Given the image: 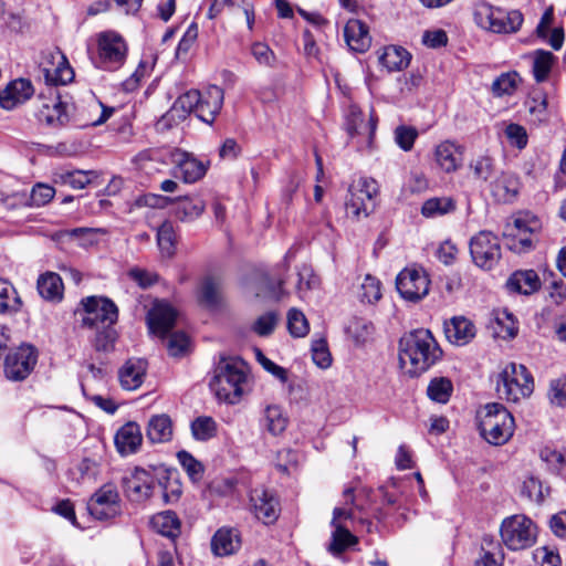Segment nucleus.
Instances as JSON below:
<instances>
[{
	"instance_id": "nucleus-14",
	"label": "nucleus",
	"mask_w": 566,
	"mask_h": 566,
	"mask_svg": "<svg viewBox=\"0 0 566 566\" xmlns=\"http://www.w3.org/2000/svg\"><path fill=\"white\" fill-rule=\"evenodd\" d=\"M41 70L44 80L51 85H65L74 78V71L66 56L59 50L43 55Z\"/></svg>"
},
{
	"instance_id": "nucleus-42",
	"label": "nucleus",
	"mask_w": 566,
	"mask_h": 566,
	"mask_svg": "<svg viewBox=\"0 0 566 566\" xmlns=\"http://www.w3.org/2000/svg\"><path fill=\"white\" fill-rule=\"evenodd\" d=\"M61 272L62 274L51 271L44 272L39 275L36 283H63L64 280L78 283L83 280V274L74 268L63 265Z\"/></svg>"
},
{
	"instance_id": "nucleus-1",
	"label": "nucleus",
	"mask_w": 566,
	"mask_h": 566,
	"mask_svg": "<svg viewBox=\"0 0 566 566\" xmlns=\"http://www.w3.org/2000/svg\"><path fill=\"white\" fill-rule=\"evenodd\" d=\"M442 349L429 329H415L399 340V364L410 376H418L442 358Z\"/></svg>"
},
{
	"instance_id": "nucleus-60",
	"label": "nucleus",
	"mask_w": 566,
	"mask_h": 566,
	"mask_svg": "<svg viewBox=\"0 0 566 566\" xmlns=\"http://www.w3.org/2000/svg\"><path fill=\"white\" fill-rule=\"evenodd\" d=\"M88 171L75 170L61 175L62 182L73 189H83L91 182Z\"/></svg>"
},
{
	"instance_id": "nucleus-52",
	"label": "nucleus",
	"mask_w": 566,
	"mask_h": 566,
	"mask_svg": "<svg viewBox=\"0 0 566 566\" xmlns=\"http://www.w3.org/2000/svg\"><path fill=\"white\" fill-rule=\"evenodd\" d=\"M419 280H426L430 283L431 280L428 276L427 271L419 264L413 263L401 270L397 276L395 283L417 282Z\"/></svg>"
},
{
	"instance_id": "nucleus-63",
	"label": "nucleus",
	"mask_w": 566,
	"mask_h": 566,
	"mask_svg": "<svg viewBox=\"0 0 566 566\" xmlns=\"http://www.w3.org/2000/svg\"><path fill=\"white\" fill-rule=\"evenodd\" d=\"M258 360L268 373L272 374L281 382L287 381V370L285 368L276 365L274 361L264 356L261 352H258Z\"/></svg>"
},
{
	"instance_id": "nucleus-13",
	"label": "nucleus",
	"mask_w": 566,
	"mask_h": 566,
	"mask_svg": "<svg viewBox=\"0 0 566 566\" xmlns=\"http://www.w3.org/2000/svg\"><path fill=\"white\" fill-rule=\"evenodd\" d=\"M36 360L38 354L33 346H20L7 355L4 360V374L10 380H23L31 374Z\"/></svg>"
},
{
	"instance_id": "nucleus-64",
	"label": "nucleus",
	"mask_w": 566,
	"mask_h": 566,
	"mask_svg": "<svg viewBox=\"0 0 566 566\" xmlns=\"http://www.w3.org/2000/svg\"><path fill=\"white\" fill-rule=\"evenodd\" d=\"M422 42L428 48L438 49L447 44L448 35L441 29L426 31L422 35Z\"/></svg>"
},
{
	"instance_id": "nucleus-57",
	"label": "nucleus",
	"mask_w": 566,
	"mask_h": 566,
	"mask_svg": "<svg viewBox=\"0 0 566 566\" xmlns=\"http://www.w3.org/2000/svg\"><path fill=\"white\" fill-rule=\"evenodd\" d=\"M198 301L202 306L217 308L221 302V295L218 285H203L198 293Z\"/></svg>"
},
{
	"instance_id": "nucleus-41",
	"label": "nucleus",
	"mask_w": 566,
	"mask_h": 566,
	"mask_svg": "<svg viewBox=\"0 0 566 566\" xmlns=\"http://www.w3.org/2000/svg\"><path fill=\"white\" fill-rule=\"evenodd\" d=\"M521 77L517 72H507L501 74L492 83V92L495 96L512 95L516 88Z\"/></svg>"
},
{
	"instance_id": "nucleus-12",
	"label": "nucleus",
	"mask_w": 566,
	"mask_h": 566,
	"mask_svg": "<svg viewBox=\"0 0 566 566\" xmlns=\"http://www.w3.org/2000/svg\"><path fill=\"white\" fill-rule=\"evenodd\" d=\"M90 514L98 521L115 518L122 512L120 497L113 484H104L87 503Z\"/></svg>"
},
{
	"instance_id": "nucleus-37",
	"label": "nucleus",
	"mask_w": 566,
	"mask_h": 566,
	"mask_svg": "<svg viewBox=\"0 0 566 566\" xmlns=\"http://www.w3.org/2000/svg\"><path fill=\"white\" fill-rule=\"evenodd\" d=\"M289 419L277 405L268 406L264 410V426L273 434H281L287 427Z\"/></svg>"
},
{
	"instance_id": "nucleus-18",
	"label": "nucleus",
	"mask_w": 566,
	"mask_h": 566,
	"mask_svg": "<svg viewBox=\"0 0 566 566\" xmlns=\"http://www.w3.org/2000/svg\"><path fill=\"white\" fill-rule=\"evenodd\" d=\"M250 503L254 516L264 524H272L277 520L280 505L271 491L262 488L252 490Z\"/></svg>"
},
{
	"instance_id": "nucleus-47",
	"label": "nucleus",
	"mask_w": 566,
	"mask_h": 566,
	"mask_svg": "<svg viewBox=\"0 0 566 566\" xmlns=\"http://www.w3.org/2000/svg\"><path fill=\"white\" fill-rule=\"evenodd\" d=\"M21 298L13 285H0V313L19 311Z\"/></svg>"
},
{
	"instance_id": "nucleus-22",
	"label": "nucleus",
	"mask_w": 566,
	"mask_h": 566,
	"mask_svg": "<svg viewBox=\"0 0 566 566\" xmlns=\"http://www.w3.org/2000/svg\"><path fill=\"white\" fill-rule=\"evenodd\" d=\"M444 334L451 344L463 346L475 337L476 328L467 317L454 316L444 323Z\"/></svg>"
},
{
	"instance_id": "nucleus-61",
	"label": "nucleus",
	"mask_w": 566,
	"mask_h": 566,
	"mask_svg": "<svg viewBox=\"0 0 566 566\" xmlns=\"http://www.w3.org/2000/svg\"><path fill=\"white\" fill-rule=\"evenodd\" d=\"M505 135L510 143L518 149L526 147L528 139L526 129L523 126L512 123L506 126Z\"/></svg>"
},
{
	"instance_id": "nucleus-17",
	"label": "nucleus",
	"mask_w": 566,
	"mask_h": 566,
	"mask_svg": "<svg viewBox=\"0 0 566 566\" xmlns=\"http://www.w3.org/2000/svg\"><path fill=\"white\" fill-rule=\"evenodd\" d=\"M156 479L150 471L136 468L129 475L123 478V489L126 496L134 502H143L153 495Z\"/></svg>"
},
{
	"instance_id": "nucleus-11",
	"label": "nucleus",
	"mask_w": 566,
	"mask_h": 566,
	"mask_svg": "<svg viewBox=\"0 0 566 566\" xmlns=\"http://www.w3.org/2000/svg\"><path fill=\"white\" fill-rule=\"evenodd\" d=\"M470 253L476 266L492 270L502 256L500 240L491 231H480L470 240Z\"/></svg>"
},
{
	"instance_id": "nucleus-56",
	"label": "nucleus",
	"mask_w": 566,
	"mask_h": 566,
	"mask_svg": "<svg viewBox=\"0 0 566 566\" xmlns=\"http://www.w3.org/2000/svg\"><path fill=\"white\" fill-rule=\"evenodd\" d=\"M400 296L407 302L417 303L428 295V285H395Z\"/></svg>"
},
{
	"instance_id": "nucleus-38",
	"label": "nucleus",
	"mask_w": 566,
	"mask_h": 566,
	"mask_svg": "<svg viewBox=\"0 0 566 566\" xmlns=\"http://www.w3.org/2000/svg\"><path fill=\"white\" fill-rule=\"evenodd\" d=\"M455 210V202L450 197H434L426 200L421 213L427 218H434Z\"/></svg>"
},
{
	"instance_id": "nucleus-9",
	"label": "nucleus",
	"mask_w": 566,
	"mask_h": 566,
	"mask_svg": "<svg viewBox=\"0 0 566 566\" xmlns=\"http://www.w3.org/2000/svg\"><path fill=\"white\" fill-rule=\"evenodd\" d=\"M542 229L541 220L530 211L516 213L512 222H507L504 235L512 238L510 249L515 252H526L533 248L532 235Z\"/></svg>"
},
{
	"instance_id": "nucleus-3",
	"label": "nucleus",
	"mask_w": 566,
	"mask_h": 566,
	"mask_svg": "<svg viewBox=\"0 0 566 566\" xmlns=\"http://www.w3.org/2000/svg\"><path fill=\"white\" fill-rule=\"evenodd\" d=\"M479 430L481 436L493 446H503L513 436L514 418L499 402L486 403L478 411Z\"/></svg>"
},
{
	"instance_id": "nucleus-7",
	"label": "nucleus",
	"mask_w": 566,
	"mask_h": 566,
	"mask_svg": "<svg viewBox=\"0 0 566 566\" xmlns=\"http://www.w3.org/2000/svg\"><path fill=\"white\" fill-rule=\"evenodd\" d=\"M500 534L505 546L512 551L526 549L536 542V526L531 518L523 514L504 518Z\"/></svg>"
},
{
	"instance_id": "nucleus-5",
	"label": "nucleus",
	"mask_w": 566,
	"mask_h": 566,
	"mask_svg": "<svg viewBox=\"0 0 566 566\" xmlns=\"http://www.w3.org/2000/svg\"><path fill=\"white\" fill-rule=\"evenodd\" d=\"M126 56L127 45L119 33L104 31L97 35V54L92 56V62L96 67L116 71L123 66Z\"/></svg>"
},
{
	"instance_id": "nucleus-49",
	"label": "nucleus",
	"mask_w": 566,
	"mask_h": 566,
	"mask_svg": "<svg viewBox=\"0 0 566 566\" xmlns=\"http://www.w3.org/2000/svg\"><path fill=\"white\" fill-rule=\"evenodd\" d=\"M178 461L192 481L201 480L203 465L189 452L182 450L177 453Z\"/></svg>"
},
{
	"instance_id": "nucleus-4",
	"label": "nucleus",
	"mask_w": 566,
	"mask_h": 566,
	"mask_svg": "<svg viewBox=\"0 0 566 566\" xmlns=\"http://www.w3.org/2000/svg\"><path fill=\"white\" fill-rule=\"evenodd\" d=\"M533 390V376L524 365L509 363L497 375L496 392L503 400L518 402L528 398Z\"/></svg>"
},
{
	"instance_id": "nucleus-27",
	"label": "nucleus",
	"mask_w": 566,
	"mask_h": 566,
	"mask_svg": "<svg viewBox=\"0 0 566 566\" xmlns=\"http://www.w3.org/2000/svg\"><path fill=\"white\" fill-rule=\"evenodd\" d=\"M241 545L239 531L230 527L219 528L211 538V551L216 556L234 554Z\"/></svg>"
},
{
	"instance_id": "nucleus-15",
	"label": "nucleus",
	"mask_w": 566,
	"mask_h": 566,
	"mask_svg": "<svg viewBox=\"0 0 566 566\" xmlns=\"http://www.w3.org/2000/svg\"><path fill=\"white\" fill-rule=\"evenodd\" d=\"M198 102H200V91L198 90H190L181 94L172 107L158 119L157 130L169 129L174 124L186 119L189 114H196Z\"/></svg>"
},
{
	"instance_id": "nucleus-36",
	"label": "nucleus",
	"mask_w": 566,
	"mask_h": 566,
	"mask_svg": "<svg viewBox=\"0 0 566 566\" xmlns=\"http://www.w3.org/2000/svg\"><path fill=\"white\" fill-rule=\"evenodd\" d=\"M453 392V384L448 377H434L430 380L427 395L438 403H447Z\"/></svg>"
},
{
	"instance_id": "nucleus-39",
	"label": "nucleus",
	"mask_w": 566,
	"mask_h": 566,
	"mask_svg": "<svg viewBox=\"0 0 566 566\" xmlns=\"http://www.w3.org/2000/svg\"><path fill=\"white\" fill-rule=\"evenodd\" d=\"M334 532L332 534V542L329 544V552L338 555L346 551L350 545L357 543L356 536H354L345 525L333 526Z\"/></svg>"
},
{
	"instance_id": "nucleus-35",
	"label": "nucleus",
	"mask_w": 566,
	"mask_h": 566,
	"mask_svg": "<svg viewBox=\"0 0 566 566\" xmlns=\"http://www.w3.org/2000/svg\"><path fill=\"white\" fill-rule=\"evenodd\" d=\"M555 61V55L549 51L536 50L533 53V75L537 83L547 80Z\"/></svg>"
},
{
	"instance_id": "nucleus-43",
	"label": "nucleus",
	"mask_w": 566,
	"mask_h": 566,
	"mask_svg": "<svg viewBox=\"0 0 566 566\" xmlns=\"http://www.w3.org/2000/svg\"><path fill=\"white\" fill-rule=\"evenodd\" d=\"M287 331L292 337H305L310 332V324L302 311L291 308L286 315Z\"/></svg>"
},
{
	"instance_id": "nucleus-53",
	"label": "nucleus",
	"mask_w": 566,
	"mask_h": 566,
	"mask_svg": "<svg viewBox=\"0 0 566 566\" xmlns=\"http://www.w3.org/2000/svg\"><path fill=\"white\" fill-rule=\"evenodd\" d=\"M417 137L418 132L413 127L398 126L395 129V140L397 145L405 151L411 150Z\"/></svg>"
},
{
	"instance_id": "nucleus-59",
	"label": "nucleus",
	"mask_w": 566,
	"mask_h": 566,
	"mask_svg": "<svg viewBox=\"0 0 566 566\" xmlns=\"http://www.w3.org/2000/svg\"><path fill=\"white\" fill-rule=\"evenodd\" d=\"M189 346V337L184 332L172 333L167 339V349L171 356L182 355Z\"/></svg>"
},
{
	"instance_id": "nucleus-58",
	"label": "nucleus",
	"mask_w": 566,
	"mask_h": 566,
	"mask_svg": "<svg viewBox=\"0 0 566 566\" xmlns=\"http://www.w3.org/2000/svg\"><path fill=\"white\" fill-rule=\"evenodd\" d=\"M548 397L556 406H566V377L553 379L549 385Z\"/></svg>"
},
{
	"instance_id": "nucleus-62",
	"label": "nucleus",
	"mask_w": 566,
	"mask_h": 566,
	"mask_svg": "<svg viewBox=\"0 0 566 566\" xmlns=\"http://www.w3.org/2000/svg\"><path fill=\"white\" fill-rule=\"evenodd\" d=\"M283 285H261V290L255 293V296L265 303L280 302L284 296Z\"/></svg>"
},
{
	"instance_id": "nucleus-20",
	"label": "nucleus",
	"mask_w": 566,
	"mask_h": 566,
	"mask_svg": "<svg viewBox=\"0 0 566 566\" xmlns=\"http://www.w3.org/2000/svg\"><path fill=\"white\" fill-rule=\"evenodd\" d=\"M224 99L223 90L217 85L200 91V102H198L196 116L211 125L220 113Z\"/></svg>"
},
{
	"instance_id": "nucleus-33",
	"label": "nucleus",
	"mask_w": 566,
	"mask_h": 566,
	"mask_svg": "<svg viewBox=\"0 0 566 566\" xmlns=\"http://www.w3.org/2000/svg\"><path fill=\"white\" fill-rule=\"evenodd\" d=\"M150 524L157 533L167 537L172 538L180 533V521L172 511H165L154 515Z\"/></svg>"
},
{
	"instance_id": "nucleus-6",
	"label": "nucleus",
	"mask_w": 566,
	"mask_h": 566,
	"mask_svg": "<svg viewBox=\"0 0 566 566\" xmlns=\"http://www.w3.org/2000/svg\"><path fill=\"white\" fill-rule=\"evenodd\" d=\"M379 195V186L373 178L361 177L348 188L345 201L348 217L359 220L361 216L368 217L375 208V198Z\"/></svg>"
},
{
	"instance_id": "nucleus-29",
	"label": "nucleus",
	"mask_w": 566,
	"mask_h": 566,
	"mask_svg": "<svg viewBox=\"0 0 566 566\" xmlns=\"http://www.w3.org/2000/svg\"><path fill=\"white\" fill-rule=\"evenodd\" d=\"M146 436L151 443L168 442L172 438V421L167 415L153 416L147 426Z\"/></svg>"
},
{
	"instance_id": "nucleus-46",
	"label": "nucleus",
	"mask_w": 566,
	"mask_h": 566,
	"mask_svg": "<svg viewBox=\"0 0 566 566\" xmlns=\"http://www.w3.org/2000/svg\"><path fill=\"white\" fill-rule=\"evenodd\" d=\"M157 243L163 254L172 256L175 253L176 235L171 222L165 221L157 231Z\"/></svg>"
},
{
	"instance_id": "nucleus-51",
	"label": "nucleus",
	"mask_w": 566,
	"mask_h": 566,
	"mask_svg": "<svg viewBox=\"0 0 566 566\" xmlns=\"http://www.w3.org/2000/svg\"><path fill=\"white\" fill-rule=\"evenodd\" d=\"M495 321L501 326L500 336L502 338H513L517 334V325L512 313L506 310L495 313Z\"/></svg>"
},
{
	"instance_id": "nucleus-25",
	"label": "nucleus",
	"mask_w": 566,
	"mask_h": 566,
	"mask_svg": "<svg viewBox=\"0 0 566 566\" xmlns=\"http://www.w3.org/2000/svg\"><path fill=\"white\" fill-rule=\"evenodd\" d=\"M344 38L352 51L364 53L371 44L368 27L361 20L350 19L344 28Z\"/></svg>"
},
{
	"instance_id": "nucleus-30",
	"label": "nucleus",
	"mask_w": 566,
	"mask_h": 566,
	"mask_svg": "<svg viewBox=\"0 0 566 566\" xmlns=\"http://www.w3.org/2000/svg\"><path fill=\"white\" fill-rule=\"evenodd\" d=\"M146 365L143 360H128L119 369V381L124 389L135 390L144 381Z\"/></svg>"
},
{
	"instance_id": "nucleus-28",
	"label": "nucleus",
	"mask_w": 566,
	"mask_h": 566,
	"mask_svg": "<svg viewBox=\"0 0 566 566\" xmlns=\"http://www.w3.org/2000/svg\"><path fill=\"white\" fill-rule=\"evenodd\" d=\"M436 161L447 174L457 171L463 159L462 147L449 140L439 144L434 151Z\"/></svg>"
},
{
	"instance_id": "nucleus-45",
	"label": "nucleus",
	"mask_w": 566,
	"mask_h": 566,
	"mask_svg": "<svg viewBox=\"0 0 566 566\" xmlns=\"http://www.w3.org/2000/svg\"><path fill=\"white\" fill-rule=\"evenodd\" d=\"M374 326L371 323L367 322L363 318H353L348 326L346 327V332L348 336L357 344H364L373 334Z\"/></svg>"
},
{
	"instance_id": "nucleus-26",
	"label": "nucleus",
	"mask_w": 566,
	"mask_h": 566,
	"mask_svg": "<svg viewBox=\"0 0 566 566\" xmlns=\"http://www.w3.org/2000/svg\"><path fill=\"white\" fill-rule=\"evenodd\" d=\"M143 434L136 422H127L115 434V446L123 455L135 453L140 447Z\"/></svg>"
},
{
	"instance_id": "nucleus-48",
	"label": "nucleus",
	"mask_w": 566,
	"mask_h": 566,
	"mask_svg": "<svg viewBox=\"0 0 566 566\" xmlns=\"http://www.w3.org/2000/svg\"><path fill=\"white\" fill-rule=\"evenodd\" d=\"M277 323V313L271 311L260 315L253 323L251 329L261 337H268L274 332Z\"/></svg>"
},
{
	"instance_id": "nucleus-32",
	"label": "nucleus",
	"mask_w": 566,
	"mask_h": 566,
	"mask_svg": "<svg viewBox=\"0 0 566 566\" xmlns=\"http://www.w3.org/2000/svg\"><path fill=\"white\" fill-rule=\"evenodd\" d=\"M205 208V201L199 197L178 198L175 216L184 222L193 221L202 214Z\"/></svg>"
},
{
	"instance_id": "nucleus-44",
	"label": "nucleus",
	"mask_w": 566,
	"mask_h": 566,
	"mask_svg": "<svg viewBox=\"0 0 566 566\" xmlns=\"http://www.w3.org/2000/svg\"><path fill=\"white\" fill-rule=\"evenodd\" d=\"M93 331L95 334L91 342L95 350L107 353L114 349L117 339L114 326L95 328Z\"/></svg>"
},
{
	"instance_id": "nucleus-31",
	"label": "nucleus",
	"mask_w": 566,
	"mask_h": 566,
	"mask_svg": "<svg viewBox=\"0 0 566 566\" xmlns=\"http://www.w3.org/2000/svg\"><path fill=\"white\" fill-rule=\"evenodd\" d=\"M410 53L401 48L390 45L385 48L382 54L379 56V62L389 72L401 71L406 69L410 63Z\"/></svg>"
},
{
	"instance_id": "nucleus-23",
	"label": "nucleus",
	"mask_w": 566,
	"mask_h": 566,
	"mask_svg": "<svg viewBox=\"0 0 566 566\" xmlns=\"http://www.w3.org/2000/svg\"><path fill=\"white\" fill-rule=\"evenodd\" d=\"M36 118L51 127H60L69 123L67 104L63 103L59 96L43 102L40 106Z\"/></svg>"
},
{
	"instance_id": "nucleus-2",
	"label": "nucleus",
	"mask_w": 566,
	"mask_h": 566,
	"mask_svg": "<svg viewBox=\"0 0 566 566\" xmlns=\"http://www.w3.org/2000/svg\"><path fill=\"white\" fill-rule=\"evenodd\" d=\"M248 382V365L239 357L221 358L209 382L219 401L235 405L244 394Z\"/></svg>"
},
{
	"instance_id": "nucleus-50",
	"label": "nucleus",
	"mask_w": 566,
	"mask_h": 566,
	"mask_svg": "<svg viewBox=\"0 0 566 566\" xmlns=\"http://www.w3.org/2000/svg\"><path fill=\"white\" fill-rule=\"evenodd\" d=\"M251 54L261 66L274 67L276 64V56L274 52L265 43H253L251 45Z\"/></svg>"
},
{
	"instance_id": "nucleus-16",
	"label": "nucleus",
	"mask_w": 566,
	"mask_h": 566,
	"mask_svg": "<svg viewBox=\"0 0 566 566\" xmlns=\"http://www.w3.org/2000/svg\"><path fill=\"white\" fill-rule=\"evenodd\" d=\"M171 163L174 164L172 176L182 179L186 184H193L200 180L208 169L206 163L199 160L192 154L180 149L171 153Z\"/></svg>"
},
{
	"instance_id": "nucleus-40",
	"label": "nucleus",
	"mask_w": 566,
	"mask_h": 566,
	"mask_svg": "<svg viewBox=\"0 0 566 566\" xmlns=\"http://www.w3.org/2000/svg\"><path fill=\"white\" fill-rule=\"evenodd\" d=\"M191 433L198 441H208L217 434V422L212 417L200 416L191 422Z\"/></svg>"
},
{
	"instance_id": "nucleus-10",
	"label": "nucleus",
	"mask_w": 566,
	"mask_h": 566,
	"mask_svg": "<svg viewBox=\"0 0 566 566\" xmlns=\"http://www.w3.org/2000/svg\"><path fill=\"white\" fill-rule=\"evenodd\" d=\"M85 314L82 327L95 329L114 326L118 318L116 305L108 298L90 296L82 301Z\"/></svg>"
},
{
	"instance_id": "nucleus-19",
	"label": "nucleus",
	"mask_w": 566,
	"mask_h": 566,
	"mask_svg": "<svg viewBox=\"0 0 566 566\" xmlns=\"http://www.w3.org/2000/svg\"><path fill=\"white\" fill-rule=\"evenodd\" d=\"M177 317V311L169 303L157 301L147 315L149 331L159 337H165L174 328Z\"/></svg>"
},
{
	"instance_id": "nucleus-55",
	"label": "nucleus",
	"mask_w": 566,
	"mask_h": 566,
	"mask_svg": "<svg viewBox=\"0 0 566 566\" xmlns=\"http://www.w3.org/2000/svg\"><path fill=\"white\" fill-rule=\"evenodd\" d=\"M313 361L321 368H327L332 364V356L325 339H317L312 345Z\"/></svg>"
},
{
	"instance_id": "nucleus-34",
	"label": "nucleus",
	"mask_w": 566,
	"mask_h": 566,
	"mask_svg": "<svg viewBox=\"0 0 566 566\" xmlns=\"http://www.w3.org/2000/svg\"><path fill=\"white\" fill-rule=\"evenodd\" d=\"M469 168L473 174V178L481 182H491V179L496 174L494 159L489 155H480L473 158Z\"/></svg>"
},
{
	"instance_id": "nucleus-8",
	"label": "nucleus",
	"mask_w": 566,
	"mask_h": 566,
	"mask_svg": "<svg viewBox=\"0 0 566 566\" xmlns=\"http://www.w3.org/2000/svg\"><path fill=\"white\" fill-rule=\"evenodd\" d=\"M475 22L483 29L494 33L516 32L523 23V14L518 10L504 11L490 4H481L474 12Z\"/></svg>"
},
{
	"instance_id": "nucleus-54",
	"label": "nucleus",
	"mask_w": 566,
	"mask_h": 566,
	"mask_svg": "<svg viewBox=\"0 0 566 566\" xmlns=\"http://www.w3.org/2000/svg\"><path fill=\"white\" fill-rule=\"evenodd\" d=\"M55 195L53 187L44 184H38L32 188L30 201L31 206L42 207L49 203Z\"/></svg>"
},
{
	"instance_id": "nucleus-21",
	"label": "nucleus",
	"mask_w": 566,
	"mask_h": 566,
	"mask_svg": "<svg viewBox=\"0 0 566 566\" xmlns=\"http://www.w3.org/2000/svg\"><path fill=\"white\" fill-rule=\"evenodd\" d=\"M32 83L25 78H18L10 82L6 88L0 91V106L7 111L23 104L33 95Z\"/></svg>"
},
{
	"instance_id": "nucleus-24",
	"label": "nucleus",
	"mask_w": 566,
	"mask_h": 566,
	"mask_svg": "<svg viewBox=\"0 0 566 566\" xmlns=\"http://www.w3.org/2000/svg\"><path fill=\"white\" fill-rule=\"evenodd\" d=\"M520 189L517 176L510 171H502L490 182V190L493 198L499 202H512Z\"/></svg>"
}]
</instances>
